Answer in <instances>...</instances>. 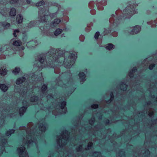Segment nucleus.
Returning <instances> with one entry per match:
<instances>
[{
    "label": "nucleus",
    "mask_w": 157,
    "mask_h": 157,
    "mask_svg": "<svg viewBox=\"0 0 157 157\" xmlns=\"http://www.w3.org/2000/svg\"><path fill=\"white\" fill-rule=\"evenodd\" d=\"M77 53L73 51L69 52L64 50L52 48L45 55V61L43 55L38 56L36 61H38L41 64L42 67H52L54 69L55 72L59 74L60 71L59 66L63 65L67 68H69L75 63L77 58Z\"/></svg>",
    "instance_id": "nucleus-1"
},
{
    "label": "nucleus",
    "mask_w": 157,
    "mask_h": 157,
    "mask_svg": "<svg viewBox=\"0 0 157 157\" xmlns=\"http://www.w3.org/2000/svg\"><path fill=\"white\" fill-rule=\"evenodd\" d=\"M20 130H23L22 132L26 134L25 138H24L23 141V144L25 146L30 147L31 146L35 145L37 146V139L41 136L39 133L37 135L35 128H34L33 123L32 122L29 124L27 128L25 127H20L19 128Z\"/></svg>",
    "instance_id": "nucleus-2"
},
{
    "label": "nucleus",
    "mask_w": 157,
    "mask_h": 157,
    "mask_svg": "<svg viewBox=\"0 0 157 157\" xmlns=\"http://www.w3.org/2000/svg\"><path fill=\"white\" fill-rule=\"evenodd\" d=\"M42 75V74L40 73L39 76L37 75L36 77L35 74H33L32 75L31 77H29L28 78V80L29 81V83L26 81L23 88L22 87L21 89L18 90H17L16 87L15 86V91H17L23 98H26V96L29 91H33L35 90L36 85L40 82V81L44 82V79Z\"/></svg>",
    "instance_id": "nucleus-3"
},
{
    "label": "nucleus",
    "mask_w": 157,
    "mask_h": 157,
    "mask_svg": "<svg viewBox=\"0 0 157 157\" xmlns=\"http://www.w3.org/2000/svg\"><path fill=\"white\" fill-rule=\"evenodd\" d=\"M137 6V4L129 5L124 11V13H122L121 10L117 11L116 12V17H115V15L113 14L109 19V22L111 24V26L112 27L113 26H116L117 25L122 17L125 18H129L131 17L133 14L136 13L135 8Z\"/></svg>",
    "instance_id": "nucleus-4"
},
{
    "label": "nucleus",
    "mask_w": 157,
    "mask_h": 157,
    "mask_svg": "<svg viewBox=\"0 0 157 157\" xmlns=\"http://www.w3.org/2000/svg\"><path fill=\"white\" fill-rule=\"evenodd\" d=\"M60 22V20L59 19H55L53 22L51 24L49 27L46 26L44 27H41L40 29L42 31V33L43 36H47L50 37H53L55 35L57 36L60 34L62 30L60 29H57L53 34L54 30L52 28L56 27Z\"/></svg>",
    "instance_id": "nucleus-5"
},
{
    "label": "nucleus",
    "mask_w": 157,
    "mask_h": 157,
    "mask_svg": "<svg viewBox=\"0 0 157 157\" xmlns=\"http://www.w3.org/2000/svg\"><path fill=\"white\" fill-rule=\"evenodd\" d=\"M66 105V101H62L60 99L59 102H58L56 107H54L52 108L51 107H50L48 110L50 112H52V113L55 115L65 113L67 112Z\"/></svg>",
    "instance_id": "nucleus-6"
},
{
    "label": "nucleus",
    "mask_w": 157,
    "mask_h": 157,
    "mask_svg": "<svg viewBox=\"0 0 157 157\" xmlns=\"http://www.w3.org/2000/svg\"><path fill=\"white\" fill-rule=\"evenodd\" d=\"M69 133L67 130L64 131L61 134L57 136V144L60 147H63L69 142Z\"/></svg>",
    "instance_id": "nucleus-7"
},
{
    "label": "nucleus",
    "mask_w": 157,
    "mask_h": 157,
    "mask_svg": "<svg viewBox=\"0 0 157 157\" xmlns=\"http://www.w3.org/2000/svg\"><path fill=\"white\" fill-rule=\"evenodd\" d=\"M43 9H40L39 12V16L40 19L39 20V21L40 22H47V21L48 18H52L53 16L55 15V13H53L48 15L49 13L48 11V7L46 8L44 7Z\"/></svg>",
    "instance_id": "nucleus-8"
},
{
    "label": "nucleus",
    "mask_w": 157,
    "mask_h": 157,
    "mask_svg": "<svg viewBox=\"0 0 157 157\" xmlns=\"http://www.w3.org/2000/svg\"><path fill=\"white\" fill-rule=\"evenodd\" d=\"M17 151L20 157H29L28 153L25 147L23 146L18 148Z\"/></svg>",
    "instance_id": "nucleus-9"
},
{
    "label": "nucleus",
    "mask_w": 157,
    "mask_h": 157,
    "mask_svg": "<svg viewBox=\"0 0 157 157\" xmlns=\"http://www.w3.org/2000/svg\"><path fill=\"white\" fill-rule=\"evenodd\" d=\"M27 100V99L25 98V99H24L23 101V104L24 106L21 108L19 109V113L20 116L23 114L25 112L28 106V103Z\"/></svg>",
    "instance_id": "nucleus-10"
},
{
    "label": "nucleus",
    "mask_w": 157,
    "mask_h": 157,
    "mask_svg": "<svg viewBox=\"0 0 157 157\" xmlns=\"http://www.w3.org/2000/svg\"><path fill=\"white\" fill-rule=\"evenodd\" d=\"M141 30V27L139 26H136L133 28H130L128 30V32L131 34H137Z\"/></svg>",
    "instance_id": "nucleus-11"
},
{
    "label": "nucleus",
    "mask_w": 157,
    "mask_h": 157,
    "mask_svg": "<svg viewBox=\"0 0 157 157\" xmlns=\"http://www.w3.org/2000/svg\"><path fill=\"white\" fill-rule=\"evenodd\" d=\"M46 126L47 125L45 122H44L43 123L40 124L39 127V128L40 131L41 132V133L44 132L45 131L46 129Z\"/></svg>",
    "instance_id": "nucleus-12"
},
{
    "label": "nucleus",
    "mask_w": 157,
    "mask_h": 157,
    "mask_svg": "<svg viewBox=\"0 0 157 157\" xmlns=\"http://www.w3.org/2000/svg\"><path fill=\"white\" fill-rule=\"evenodd\" d=\"M29 101L31 102H34V103H33V105L38 104L39 100L38 98L36 96H33L30 98Z\"/></svg>",
    "instance_id": "nucleus-13"
},
{
    "label": "nucleus",
    "mask_w": 157,
    "mask_h": 157,
    "mask_svg": "<svg viewBox=\"0 0 157 157\" xmlns=\"http://www.w3.org/2000/svg\"><path fill=\"white\" fill-rule=\"evenodd\" d=\"M79 78L81 84H82L86 80V76L83 72H80L79 74Z\"/></svg>",
    "instance_id": "nucleus-14"
},
{
    "label": "nucleus",
    "mask_w": 157,
    "mask_h": 157,
    "mask_svg": "<svg viewBox=\"0 0 157 157\" xmlns=\"http://www.w3.org/2000/svg\"><path fill=\"white\" fill-rule=\"evenodd\" d=\"M38 43H37L36 41H32L27 43V44H26V46L28 48H29L34 47Z\"/></svg>",
    "instance_id": "nucleus-15"
},
{
    "label": "nucleus",
    "mask_w": 157,
    "mask_h": 157,
    "mask_svg": "<svg viewBox=\"0 0 157 157\" xmlns=\"http://www.w3.org/2000/svg\"><path fill=\"white\" fill-rule=\"evenodd\" d=\"M47 89V86L45 85H44L41 88V92L42 95L44 96H46L47 93L46 92V90Z\"/></svg>",
    "instance_id": "nucleus-16"
},
{
    "label": "nucleus",
    "mask_w": 157,
    "mask_h": 157,
    "mask_svg": "<svg viewBox=\"0 0 157 157\" xmlns=\"http://www.w3.org/2000/svg\"><path fill=\"white\" fill-rule=\"evenodd\" d=\"M23 17L21 14L18 15L17 17L16 21L18 23H21L22 21Z\"/></svg>",
    "instance_id": "nucleus-17"
},
{
    "label": "nucleus",
    "mask_w": 157,
    "mask_h": 157,
    "mask_svg": "<svg viewBox=\"0 0 157 157\" xmlns=\"http://www.w3.org/2000/svg\"><path fill=\"white\" fill-rule=\"evenodd\" d=\"M25 80L24 77L20 78H18L16 81V83L17 84L19 85L22 83Z\"/></svg>",
    "instance_id": "nucleus-18"
},
{
    "label": "nucleus",
    "mask_w": 157,
    "mask_h": 157,
    "mask_svg": "<svg viewBox=\"0 0 157 157\" xmlns=\"http://www.w3.org/2000/svg\"><path fill=\"white\" fill-rule=\"evenodd\" d=\"M10 24L6 22L0 23V26H2L4 29H7L10 26Z\"/></svg>",
    "instance_id": "nucleus-19"
},
{
    "label": "nucleus",
    "mask_w": 157,
    "mask_h": 157,
    "mask_svg": "<svg viewBox=\"0 0 157 157\" xmlns=\"http://www.w3.org/2000/svg\"><path fill=\"white\" fill-rule=\"evenodd\" d=\"M137 70L136 67H133L132 71H130L128 73V75L130 78L133 76V73L136 71Z\"/></svg>",
    "instance_id": "nucleus-20"
},
{
    "label": "nucleus",
    "mask_w": 157,
    "mask_h": 157,
    "mask_svg": "<svg viewBox=\"0 0 157 157\" xmlns=\"http://www.w3.org/2000/svg\"><path fill=\"white\" fill-rule=\"evenodd\" d=\"M9 10L7 9H4L2 10H0V13L3 16H6V15L7 14Z\"/></svg>",
    "instance_id": "nucleus-21"
},
{
    "label": "nucleus",
    "mask_w": 157,
    "mask_h": 157,
    "mask_svg": "<svg viewBox=\"0 0 157 157\" xmlns=\"http://www.w3.org/2000/svg\"><path fill=\"white\" fill-rule=\"evenodd\" d=\"M0 88L3 91H6L7 89V86L5 84H0Z\"/></svg>",
    "instance_id": "nucleus-22"
},
{
    "label": "nucleus",
    "mask_w": 157,
    "mask_h": 157,
    "mask_svg": "<svg viewBox=\"0 0 157 157\" xmlns=\"http://www.w3.org/2000/svg\"><path fill=\"white\" fill-rule=\"evenodd\" d=\"M106 2L105 0L104 1V4L103 5H101V3H99L97 5L98 6V8L99 10H102L103 9V5L104 6L106 5Z\"/></svg>",
    "instance_id": "nucleus-23"
},
{
    "label": "nucleus",
    "mask_w": 157,
    "mask_h": 157,
    "mask_svg": "<svg viewBox=\"0 0 157 157\" xmlns=\"http://www.w3.org/2000/svg\"><path fill=\"white\" fill-rule=\"evenodd\" d=\"M7 73V71L6 69V68L4 67L3 68L0 69V74L2 75H4Z\"/></svg>",
    "instance_id": "nucleus-24"
},
{
    "label": "nucleus",
    "mask_w": 157,
    "mask_h": 157,
    "mask_svg": "<svg viewBox=\"0 0 157 157\" xmlns=\"http://www.w3.org/2000/svg\"><path fill=\"white\" fill-rule=\"evenodd\" d=\"M16 14V10L14 8H12L10 12V15L11 16H14Z\"/></svg>",
    "instance_id": "nucleus-25"
},
{
    "label": "nucleus",
    "mask_w": 157,
    "mask_h": 157,
    "mask_svg": "<svg viewBox=\"0 0 157 157\" xmlns=\"http://www.w3.org/2000/svg\"><path fill=\"white\" fill-rule=\"evenodd\" d=\"M157 21V19L156 21H155L154 22H147V24L151 25V27H154L155 26V24L157 23L156 22Z\"/></svg>",
    "instance_id": "nucleus-26"
},
{
    "label": "nucleus",
    "mask_w": 157,
    "mask_h": 157,
    "mask_svg": "<svg viewBox=\"0 0 157 157\" xmlns=\"http://www.w3.org/2000/svg\"><path fill=\"white\" fill-rule=\"evenodd\" d=\"M21 44V42L19 40L15 41L13 43V45L16 46H20Z\"/></svg>",
    "instance_id": "nucleus-27"
},
{
    "label": "nucleus",
    "mask_w": 157,
    "mask_h": 157,
    "mask_svg": "<svg viewBox=\"0 0 157 157\" xmlns=\"http://www.w3.org/2000/svg\"><path fill=\"white\" fill-rule=\"evenodd\" d=\"M114 45L111 44H109L106 45L105 48L107 50H111L113 47Z\"/></svg>",
    "instance_id": "nucleus-28"
},
{
    "label": "nucleus",
    "mask_w": 157,
    "mask_h": 157,
    "mask_svg": "<svg viewBox=\"0 0 157 157\" xmlns=\"http://www.w3.org/2000/svg\"><path fill=\"white\" fill-rule=\"evenodd\" d=\"M35 21H33L30 22V23L27 26V27H28V28H31L33 26H35V25L34 24L35 23Z\"/></svg>",
    "instance_id": "nucleus-29"
},
{
    "label": "nucleus",
    "mask_w": 157,
    "mask_h": 157,
    "mask_svg": "<svg viewBox=\"0 0 157 157\" xmlns=\"http://www.w3.org/2000/svg\"><path fill=\"white\" fill-rule=\"evenodd\" d=\"M21 50H20L21 49H19L20 50L19 51V55L20 56H22L24 55V53L22 50H24L25 48L24 46H21Z\"/></svg>",
    "instance_id": "nucleus-30"
},
{
    "label": "nucleus",
    "mask_w": 157,
    "mask_h": 157,
    "mask_svg": "<svg viewBox=\"0 0 157 157\" xmlns=\"http://www.w3.org/2000/svg\"><path fill=\"white\" fill-rule=\"evenodd\" d=\"M14 131L13 129H11L9 131H7L6 133V135L7 136H9L12 133H13Z\"/></svg>",
    "instance_id": "nucleus-31"
},
{
    "label": "nucleus",
    "mask_w": 157,
    "mask_h": 157,
    "mask_svg": "<svg viewBox=\"0 0 157 157\" xmlns=\"http://www.w3.org/2000/svg\"><path fill=\"white\" fill-rule=\"evenodd\" d=\"M20 69L19 67H16L15 68V69L13 71V72L14 74H17L20 71Z\"/></svg>",
    "instance_id": "nucleus-32"
},
{
    "label": "nucleus",
    "mask_w": 157,
    "mask_h": 157,
    "mask_svg": "<svg viewBox=\"0 0 157 157\" xmlns=\"http://www.w3.org/2000/svg\"><path fill=\"white\" fill-rule=\"evenodd\" d=\"M93 143L92 142H90L89 143L87 147L86 148V150H88L90 149L93 145Z\"/></svg>",
    "instance_id": "nucleus-33"
},
{
    "label": "nucleus",
    "mask_w": 157,
    "mask_h": 157,
    "mask_svg": "<svg viewBox=\"0 0 157 157\" xmlns=\"http://www.w3.org/2000/svg\"><path fill=\"white\" fill-rule=\"evenodd\" d=\"M122 86H124V88H122L121 86V88L122 90L123 91L126 90L127 89V86L125 84H124L121 85Z\"/></svg>",
    "instance_id": "nucleus-34"
},
{
    "label": "nucleus",
    "mask_w": 157,
    "mask_h": 157,
    "mask_svg": "<svg viewBox=\"0 0 157 157\" xmlns=\"http://www.w3.org/2000/svg\"><path fill=\"white\" fill-rule=\"evenodd\" d=\"M82 145H80L79 146L76 148V150L77 151H81L82 150Z\"/></svg>",
    "instance_id": "nucleus-35"
},
{
    "label": "nucleus",
    "mask_w": 157,
    "mask_h": 157,
    "mask_svg": "<svg viewBox=\"0 0 157 157\" xmlns=\"http://www.w3.org/2000/svg\"><path fill=\"white\" fill-rule=\"evenodd\" d=\"M44 4V1H41L40 2H39L37 3H36V6H41L42 5Z\"/></svg>",
    "instance_id": "nucleus-36"
},
{
    "label": "nucleus",
    "mask_w": 157,
    "mask_h": 157,
    "mask_svg": "<svg viewBox=\"0 0 157 157\" xmlns=\"http://www.w3.org/2000/svg\"><path fill=\"white\" fill-rule=\"evenodd\" d=\"M8 46L7 45H5V46H4L1 49V50H0L1 51H2L3 50L2 49H6V52H7L8 51H9V48H7V47Z\"/></svg>",
    "instance_id": "nucleus-37"
},
{
    "label": "nucleus",
    "mask_w": 157,
    "mask_h": 157,
    "mask_svg": "<svg viewBox=\"0 0 157 157\" xmlns=\"http://www.w3.org/2000/svg\"><path fill=\"white\" fill-rule=\"evenodd\" d=\"M94 5V2H90L89 4V7L91 9L93 7Z\"/></svg>",
    "instance_id": "nucleus-38"
},
{
    "label": "nucleus",
    "mask_w": 157,
    "mask_h": 157,
    "mask_svg": "<svg viewBox=\"0 0 157 157\" xmlns=\"http://www.w3.org/2000/svg\"><path fill=\"white\" fill-rule=\"evenodd\" d=\"M19 31L17 30H17H15L14 31V33H13V35H14V36H15V37H16L17 36V35H16V33H19Z\"/></svg>",
    "instance_id": "nucleus-39"
},
{
    "label": "nucleus",
    "mask_w": 157,
    "mask_h": 157,
    "mask_svg": "<svg viewBox=\"0 0 157 157\" xmlns=\"http://www.w3.org/2000/svg\"><path fill=\"white\" fill-rule=\"evenodd\" d=\"M46 97L48 99V100H49L50 99H52L53 98L52 94H49L47 96H46Z\"/></svg>",
    "instance_id": "nucleus-40"
},
{
    "label": "nucleus",
    "mask_w": 157,
    "mask_h": 157,
    "mask_svg": "<svg viewBox=\"0 0 157 157\" xmlns=\"http://www.w3.org/2000/svg\"><path fill=\"white\" fill-rule=\"evenodd\" d=\"M94 120L95 119L94 118H93L91 120H90L89 121V123L91 125H93L94 123Z\"/></svg>",
    "instance_id": "nucleus-41"
},
{
    "label": "nucleus",
    "mask_w": 157,
    "mask_h": 157,
    "mask_svg": "<svg viewBox=\"0 0 157 157\" xmlns=\"http://www.w3.org/2000/svg\"><path fill=\"white\" fill-rule=\"evenodd\" d=\"M99 35V33L98 32H97L96 33L94 37L96 39H97L98 38V36Z\"/></svg>",
    "instance_id": "nucleus-42"
},
{
    "label": "nucleus",
    "mask_w": 157,
    "mask_h": 157,
    "mask_svg": "<svg viewBox=\"0 0 157 157\" xmlns=\"http://www.w3.org/2000/svg\"><path fill=\"white\" fill-rule=\"evenodd\" d=\"M85 37L83 35H81L79 37V39L80 41H82L84 39Z\"/></svg>",
    "instance_id": "nucleus-43"
},
{
    "label": "nucleus",
    "mask_w": 157,
    "mask_h": 157,
    "mask_svg": "<svg viewBox=\"0 0 157 157\" xmlns=\"http://www.w3.org/2000/svg\"><path fill=\"white\" fill-rule=\"evenodd\" d=\"M18 1V0H11L10 1V2L11 4H13L16 3Z\"/></svg>",
    "instance_id": "nucleus-44"
},
{
    "label": "nucleus",
    "mask_w": 157,
    "mask_h": 157,
    "mask_svg": "<svg viewBox=\"0 0 157 157\" xmlns=\"http://www.w3.org/2000/svg\"><path fill=\"white\" fill-rule=\"evenodd\" d=\"M98 107V105L97 104H94L91 105V108L94 109H96Z\"/></svg>",
    "instance_id": "nucleus-45"
},
{
    "label": "nucleus",
    "mask_w": 157,
    "mask_h": 157,
    "mask_svg": "<svg viewBox=\"0 0 157 157\" xmlns=\"http://www.w3.org/2000/svg\"><path fill=\"white\" fill-rule=\"evenodd\" d=\"M154 67L155 64H152L149 65V68L150 69L152 70Z\"/></svg>",
    "instance_id": "nucleus-46"
},
{
    "label": "nucleus",
    "mask_w": 157,
    "mask_h": 157,
    "mask_svg": "<svg viewBox=\"0 0 157 157\" xmlns=\"http://www.w3.org/2000/svg\"><path fill=\"white\" fill-rule=\"evenodd\" d=\"M112 35L114 37H116L117 36L118 33L117 32H114L112 33Z\"/></svg>",
    "instance_id": "nucleus-47"
},
{
    "label": "nucleus",
    "mask_w": 157,
    "mask_h": 157,
    "mask_svg": "<svg viewBox=\"0 0 157 157\" xmlns=\"http://www.w3.org/2000/svg\"><path fill=\"white\" fill-rule=\"evenodd\" d=\"M90 13L94 15L96 13L95 10H92L90 11Z\"/></svg>",
    "instance_id": "nucleus-48"
},
{
    "label": "nucleus",
    "mask_w": 157,
    "mask_h": 157,
    "mask_svg": "<svg viewBox=\"0 0 157 157\" xmlns=\"http://www.w3.org/2000/svg\"><path fill=\"white\" fill-rule=\"evenodd\" d=\"M62 82V81H59V82H57V84L59 86H62V87H65V86H63L64 85H62V84H60V83Z\"/></svg>",
    "instance_id": "nucleus-49"
},
{
    "label": "nucleus",
    "mask_w": 157,
    "mask_h": 157,
    "mask_svg": "<svg viewBox=\"0 0 157 157\" xmlns=\"http://www.w3.org/2000/svg\"><path fill=\"white\" fill-rule=\"evenodd\" d=\"M111 98H110V100L111 101H112V100H113V94L112 93H111Z\"/></svg>",
    "instance_id": "nucleus-50"
},
{
    "label": "nucleus",
    "mask_w": 157,
    "mask_h": 157,
    "mask_svg": "<svg viewBox=\"0 0 157 157\" xmlns=\"http://www.w3.org/2000/svg\"><path fill=\"white\" fill-rule=\"evenodd\" d=\"M63 30L65 31H67L68 30V29H67V28L66 27V26L63 28Z\"/></svg>",
    "instance_id": "nucleus-51"
},
{
    "label": "nucleus",
    "mask_w": 157,
    "mask_h": 157,
    "mask_svg": "<svg viewBox=\"0 0 157 157\" xmlns=\"http://www.w3.org/2000/svg\"><path fill=\"white\" fill-rule=\"evenodd\" d=\"M153 115V112H151L149 113V115L150 117H151Z\"/></svg>",
    "instance_id": "nucleus-52"
},
{
    "label": "nucleus",
    "mask_w": 157,
    "mask_h": 157,
    "mask_svg": "<svg viewBox=\"0 0 157 157\" xmlns=\"http://www.w3.org/2000/svg\"><path fill=\"white\" fill-rule=\"evenodd\" d=\"M26 2L28 4L30 3L31 2V0H27Z\"/></svg>",
    "instance_id": "nucleus-53"
},
{
    "label": "nucleus",
    "mask_w": 157,
    "mask_h": 157,
    "mask_svg": "<svg viewBox=\"0 0 157 157\" xmlns=\"http://www.w3.org/2000/svg\"><path fill=\"white\" fill-rule=\"evenodd\" d=\"M146 152H147L148 154L149 155L150 154V151L148 150H147L146 151Z\"/></svg>",
    "instance_id": "nucleus-54"
},
{
    "label": "nucleus",
    "mask_w": 157,
    "mask_h": 157,
    "mask_svg": "<svg viewBox=\"0 0 157 157\" xmlns=\"http://www.w3.org/2000/svg\"><path fill=\"white\" fill-rule=\"evenodd\" d=\"M66 19L67 20V21H66V22H67L68 21V18L67 17H66Z\"/></svg>",
    "instance_id": "nucleus-55"
},
{
    "label": "nucleus",
    "mask_w": 157,
    "mask_h": 157,
    "mask_svg": "<svg viewBox=\"0 0 157 157\" xmlns=\"http://www.w3.org/2000/svg\"><path fill=\"white\" fill-rule=\"evenodd\" d=\"M106 30H105V31L104 32V35H105L106 34H107V33H105V32H106Z\"/></svg>",
    "instance_id": "nucleus-56"
},
{
    "label": "nucleus",
    "mask_w": 157,
    "mask_h": 157,
    "mask_svg": "<svg viewBox=\"0 0 157 157\" xmlns=\"http://www.w3.org/2000/svg\"><path fill=\"white\" fill-rule=\"evenodd\" d=\"M11 51H12H12H14V52H15V50H13V49H12V50H11Z\"/></svg>",
    "instance_id": "nucleus-57"
},
{
    "label": "nucleus",
    "mask_w": 157,
    "mask_h": 157,
    "mask_svg": "<svg viewBox=\"0 0 157 157\" xmlns=\"http://www.w3.org/2000/svg\"><path fill=\"white\" fill-rule=\"evenodd\" d=\"M0 2H1V4H2V1H1V0H0Z\"/></svg>",
    "instance_id": "nucleus-58"
},
{
    "label": "nucleus",
    "mask_w": 157,
    "mask_h": 157,
    "mask_svg": "<svg viewBox=\"0 0 157 157\" xmlns=\"http://www.w3.org/2000/svg\"><path fill=\"white\" fill-rule=\"evenodd\" d=\"M48 157H53V155H52L51 156H49Z\"/></svg>",
    "instance_id": "nucleus-59"
},
{
    "label": "nucleus",
    "mask_w": 157,
    "mask_h": 157,
    "mask_svg": "<svg viewBox=\"0 0 157 157\" xmlns=\"http://www.w3.org/2000/svg\"><path fill=\"white\" fill-rule=\"evenodd\" d=\"M98 153V154L100 155V153H99V152H98V153Z\"/></svg>",
    "instance_id": "nucleus-60"
},
{
    "label": "nucleus",
    "mask_w": 157,
    "mask_h": 157,
    "mask_svg": "<svg viewBox=\"0 0 157 157\" xmlns=\"http://www.w3.org/2000/svg\"><path fill=\"white\" fill-rule=\"evenodd\" d=\"M10 116L11 117H12V116L11 115H10Z\"/></svg>",
    "instance_id": "nucleus-61"
},
{
    "label": "nucleus",
    "mask_w": 157,
    "mask_h": 157,
    "mask_svg": "<svg viewBox=\"0 0 157 157\" xmlns=\"http://www.w3.org/2000/svg\"><path fill=\"white\" fill-rule=\"evenodd\" d=\"M25 32H23V33H22L23 34H24L25 33Z\"/></svg>",
    "instance_id": "nucleus-62"
},
{
    "label": "nucleus",
    "mask_w": 157,
    "mask_h": 157,
    "mask_svg": "<svg viewBox=\"0 0 157 157\" xmlns=\"http://www.w3.org/2000/svg\"><path fill=\"white\" fill-rule=\"evenodd\" d=\"M156 101H157V98H156Z\"/></svg>",
    "instance_id": "nucleus-63"
},
{
    "label": "nucleus",
    "mask_w": 157,
    "mask_h": 157,
    "mask_svg": "<svg viewBox=\"0 0 157 157\" xmlns=\"http://www.w3.org/2000/svg\"><path fill=\"white\" fill-rule=\"evenodd\" d=\"M16 48L18 49V47H16Z\"/></svg>",
    "instance_id": "nucleus-64"
}]
</instances>
